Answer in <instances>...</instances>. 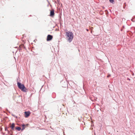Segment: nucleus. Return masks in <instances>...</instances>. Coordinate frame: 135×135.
<instances>
[{"label": "nucleus", "instance_id": "obj_4", "mask_svg": "<svg viewBox=\"0 0 135 135\" xmlns=\"http://www.w3.org/2000/svg\"><path fill=\"white\" fill-rule=\"evenodd\" d=\"M25 117L26 118L27 117L30 115V113L28 112H25Z\"/></svg>", "mask_w": 135, "mask_h": 135}, {"label": "nucleus", "instance_id": "obj_7", "mask_svg": "<svg viewBox=\"0 0 135 135\" xmlns=\"http://www.w3.org/2000/svg\"><path fill=\"white\" fill-rule=\"evenodd\" d=\"M16 129L18 130L19 131L21 129V128L20 127H16Z\"/></svg>", "mask_w": 135, "mask_h": 135}, {"label": "nucleus", "instance_id": "obj_6", "mask_svg": "<svg viewBox=\"0 0 135 135\" xmlns=\"http://www.w3.org/2000/svg\"><path fill=\"white\" fill-rule=\"evenodd\" d=\"M15 127V124L14 123L12 124L11 126H10V127L11 128V129L12 130H14V128Z\"/></svg>", "mask_w": 135, "mask_h": 135}, {"label": "nucleus", "instance_id": "obj_11", "mask_svg": "<svg viewBox=\"0 0 135 135\" xmlns=\"http://www.w3.org/2000/svg\"><path fill=\"white\" fill-rule=\"evenodd\" d=\"M131 20H132V21H133V22L134 21H133V19H131Z\"/></svg>", "mask_w": 135, "mask_h": 135}, {"label": "nucleus", "instance_id": "obj_14", "mask_svg": "<svg viewBox=\"0 0 135 135\" xmlns=\"http://www.w3.org/2000/svg\"><path fill=\"white\" fill-rule=\"evenodd\" d=\"M134 18H135V16L134 17Z\"/></svg>", "mask_w": 135, "mask_h": 135}, {"label": "nucleus", "instance_id": "obj_9", "mask_svg": "<svg viewBox=\"0 0 135 135\" xmlns=\"http://www.w3.org/2000/svg\"><path fill=\"white\" fill-rule=\"evenodd\" d=\"M114 0H109V1L110 3H113L114 2Z\"/></svg>", "mask_w": 135, "mask_h": 135}, {"label": "nucleus", "instance_id": "obj_2", "mask_svg": "<svg viewBox=\"0 0 135 135\" xmlns=\"http://www.w3.org/2000/svg\"><path fill=\"white\" fill-rule=\"evenodd\" d=\"M17 84L18 87L22 91L25 92H26L27 91V90L23 84H22L18 82H17Z\"/></svg>", "mask_w": 135, "mask_h": 135}, {"label": "nucleus", "instance_id": "obj_10", "mask_svg": "<svg viewBox=\"0 0 135 135\" xmlns=\"http://www.w3.org/2000/svg\"><path fill=\"white\" fill-rule=\"evenodd\" d=\"M110 76V74L108 75L107 76V77L108 78H109Z\"/></svg>", "mask_w": 135, "mask_h": 135}, {"label": "nucleus", "instance_id": "obj_13", "mask_svg": "<svg viewBox=\"0 0 135 135\" xmlns=\"http://www.w3.org/2000/svg\"><path fill=\"white\" fill-rule=\"evenodd\" d=\"M87 30V31H88V30H88V29H87V30Z\"/></svg>", "mask_w": 135, "mask_h": 135}, {"label": "nucleus", "instance_id": "obj_1", "mask_svg": "<svg viewBox=\"0 0 135 135\" xmlns=\"http://www.w3.org/2000/svg\"><path fill=\"white\" fill-rule=\"evenodd\" d=\"M67 37H68V41L70 42L72 41L73 38V35L72 32L68 31L66 32Z\"/></svg>", "mask_w": 135, "mask_h": 135}, {"label": "nucleus", "instance_id": "obj_12", "mask_svg": "<svg viewBox=\"0 0 135 135\" xmlns=\"http://www.w3.org/2000/svg\"><path fill=\"white\" fill-rule=\"evenodd\" d=\"M127 79H128V80H130V79H129V78H128Z\"/></svg>", "mask_w": 135, "mask_h": 135}, {"label": "nucleus", "instance_id": "obj_8", "mask_svg": "<svg viewBox=\"0 0 135 135\" xmlns=\"http://www.w3.org/2000/svg\"><path fill=\"white\" fill-rule=\"evenodd\" d=\"M22 129H21L22 130H23L25 128V124H23L22 125Z\"/></svg>", "mask_w": 135, "mask_h": 135}, {"label": "nucleus", "instance_id": "obj_3", "mask_svg": "<svg viewBox=\"0 0 135 135\" xmlns=\"http://www.w3.org/2000/svg\"><path fill=\"white\" fill-rule=\"evenodd\" d=\"M52 36L50 35H47V41H49L51 40L52 39Z\"/></svg>", "mask_w": 135, "mask_h": 135}, {"label": "nucleus", "instance_id": "obj_5", "mask_svg": "<svg viewBox=\"0 0 135 135\" xmlns=\"http://www.w3.org/2000/svg\"><path fill=\"white\" fill-rule=\"evenodd\" d=\"M54 10H52L50 12V16H53L54 15Z\"/></svg>", "mask_w": 135, "mask_h": 135}]
</instances>
